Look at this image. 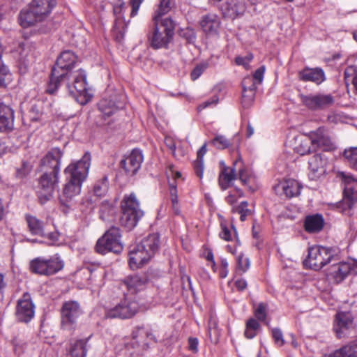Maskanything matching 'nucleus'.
I'll list each match as a JSON object with an SVG mask.
<instances>
[{"label":"nucleus","instance_id":"f257e3e1","mask_svg":"<svg viewBox=\"0 0 357 357\" xmlns=\"http://www.w3.org/2000/svg\"><path fill=\"white\" fill-rule=\"evenodd\" d=\"M77 61L78 57L70 50H65L60 54L51 71L50 81L45 90L47 93L54 94L60 85L65 83L70 95L77 101L79 97L84 98V100L80 101L81 104L88 101L85 71L82 69L72 70Z\"/></svg>","mask_w":357,"mask_h":357},{"label":"nucleus","instance_id":"f03ea898","mask_svg":"<svg viewBox=\"0 0 357 357\" xmlns=\"http://www.w3.org/2000/svg\"><path fill=\"white\" fill-rule=\"evenodd\" d=\"M159 243V235L151 234L140 243L130 245L128 261L130 268L135 270L148 263L158 251Z\"/></svg>","mask_w":357,"mask_h":357},{"label":"nucleus","instance_id":"7ed1b4c3","mask_svg":"<svg viewBox=\"0 0 357 357\" xmlns=\"http://www.w3.org/2000/svg\"><path fill=\"white\" fill-rule=\"evenodd\" d=\"M55 6L54 0H32L20 13V24L27 28L43 21Z\"/></svg>","mask_w":357,"mask_h":357},{"label":"nucleus","instance_id":"20e7f679","mask_svg":"<svg viewBox=\"0 0 357 357\" xmlns=\"http://www.w3.org/2000/svg\"><path fill=\"white\" fill-rule=\"evenodd\" d=\"M121 211L120 223L129 230L133 229L144 216V211L140 208L139 202L134 193L124 196L121 202Z\"/></svg>","mask_w":357,"mask_h":357},{"label":"nucleus","instance_id":"39448f33","mask_svg":"<svg viewBox=\"0 0 357 357\" xmlns=\"http://www.w3.org/2000/svg\"><path fill=\"white\" fill-rule=\"evenodd\" d=\"M153 21V26L149 34V42L152 48L157 50L167 47L174 35L173 21L169 18L164 19L160 24Z\"/></svg>","mask_w":357,"mask_h":357},{"label":"nucleus","instance_id":"423d86ee","mask_svg":"<svg viewBox=\"0 0 357 357\" xmlns=\"http://www.w3.org/2000/svg\"><path fill=\"white\" fill-rule=\"evenodd\" d=\"M95 249L97 252L105 255L107 252H112L119 254L123 249L121 243V234L117 227H110L104 235L100 238L96 245Z\"/></svg>","mask_w":357,"mask_h":357},{"label":"nucleus","instance_id":"0eeeda50","mask_svg":"<svg viewBox=\"0 0 357 357\" xmlns=\"http://www.w3.org/2000/svg\"><path fill=\"white\" fill-rule=\"evenodd\" d=\"M63 261L58 255L45 257H37L29 263L30 271L40 275H52L63 269Z\"/></svg>","mask_w":357,"mask_h":357},{"label":"nucleus","instance_id":"6e6552de","mask_svg":"<svg viewBox=\"0 0 357 357\" xmlns=\"http://www.w3.org/2000/svg\"><path fill=\"white\" fill-rule=\"evenodd\" d=\"M334 257L335 251L332 248L314 245L309 248L307 258L303 261V264L318 271L331 261Z\"/></svg>","mask_w":357,"mask_h":357},{"label":"nucleus","instance_id":"1a4fd4ad","mask_svg":"<svg viewBox=\"0 0 357 357\" xmlns=\"http://www.w3.org/2000/svg\"><path fill=\"white\" fill-rule=\"evenodd\" d=\"M82 314V310L77 301H65L61 308V329L73 333L76 329L78 319Z\"/></svg>","mask_w":357,"mask_h":357},{"label":"nucleus","instance_id":"9d476101","mask_svg":"<svg viewBox=\"0 0 357 357\" xmlns=\"http://www.w3.org/2000/svg\"><path fill=\"white\" fill-rule=\"evenodd\" d=\"M302 105L310 111H322L332 107L335 103V97L331 93H314L299 94Z\"/></svg>","mask_w":357,"mask_h":357},{"label":"nucleus","instance_id":"9b49d317","mask_svg":"<svg viewBox=\"0 0 357 357\" xmlns=\"http://www.w3.org/2000/svg\"><path fill=\"white\" fill-rule=\"evenodd\" d=\"M14 54L20 74H26L36 57L34 44L28 40L22 42L18 45Z\"/></svg>","mask_w":357,"mask_h":357},{"label":"nucleus","instance_id":"f8f14e48","mask_svg":"<svg viewBox=\"0 0 357 357\" xmlns=\"http://www.w3.org/2000/svg\"><path fill=\"white\" fill-rule=\"evenodd\" d=\"M91 159V154L86 152L79 160L70 163L64 170L67 179L82 184L88 176Z\"/></svg>","mask_w":357,"mask_h":357},{"label":"nucleus","instance_id":"ddd939ff","mask_svg":"<svg viewBox=\"0 0 357 357\" xmlns=\"http://www.w3.org/2000/svg\"><path fill=\"white\" fill-rule=\"evenodd\" d=\"M59 174L43 172L39 178L38 197L41 204H44L53 197V192L57 186Z\"/></svg>","mask_w":357,"mask_h":357},{"label":"nucleus","instance_id":"4468645a","mask_svg":"<svg viewBox=\"0 0 357 357\" xmlns=\"http://www.w3.org/2000/svg\"><path fill=\"white\" fill-rule=\"evenodd\" d=\"M138 310V303L134 299L126 297L118 305L107 311V317L130 319L137 314Z\"/></svg>","mask_w":357,"mask_h":357},{"label":"nucleus","instance_id":"2eb2a0df","mask_svg":"<svg viewBox=\"0 0 357 357\" xmlns=\"http://www.w3.org/2000/svg\"><path fill=\"white\" fill-rule=\"evenodd\" d=\"M132 336V339L130 345L135 349L136 353L146 350L151 342H155L151 330L144 326L136 328L133 331Z\"/></svg>","mask_w":357,"mask_h":357},{"label":"nucleus","instance_id":"dca6fc26","mask_svg":"<svg viewBox=\"0 0 357 357\" xmlns=\"http://www.w3.org/2000/svg\"><path fill=\"white\" fill-rule=\"evenodd\" d=\"M63 155V151L57 147L50 149L40 160V171L59 174Z\"/></svg>","mask_w":357,"mask_h":357},{"label":"nucleus","instance_id":"f3484780","mask_svg":"<svg viewBox=\"0 0 357 357\" xmlns=\"http://www.w3.org/2000/svg\"><path fill=\"white\" fill-rule=\"evenodd\" d=\"M35 306L31 295L26 292L17 301L15 316L19 321L28 323L34 316Z\"/></svg>","mask_w":357,"mask_h":357},{"label":"nucleus","instance_id":"a211bd4d","mask_svg":"<svg viewBox=\"0 0 357 357\" xmlns=\"http://www.w3.org/2000/svg\"><path fill=\"white\" fill-rule=\"evenodd\" d=\"M241 165V158H238L233 162L231 167H227L225 162H220V171L218 176V183L222 190L229 188L232 182L237 179V167Z\"/></svg>","mask_w":357,"mask_h":357},{"label":"nucleus","instance_id":"6ab92c4d","mask_svg":"<svg viewBox=\"0 0 357 357\" xmlns=\"http://www.w3.org/2000/svg\"><path fill=\"white\" fill-rule=\"evenodd\" d=\"M143 160L142 152L135 149L121 160L120 166L128 176H133L139 169Z\"/></svg>","mask_w":357,"mask_h":357},{"label":"nucleus","instance_id":"aec40b11","mask_svg":"<svg viewBox=\"0 0 357 357\" xmlns=\"http://www.w3.org/2000/svg\"><path fill=\"white\" fill-rule=\"evenodd\" d=\"M310 135L312 139L313 149L316 150L317 148H320L323 151H329L335 147L328 131L323 127L310 132Z\"/></svg>","mask_w":357,"mask_h":357},{"label":"nucleus","instance_id":"412c9836","mask_svg":"<svg viewBox=\"0 0 357 357\" xmlns=\"http://www.w3.org/2000/svg\"><path fill=\"white\" fill-rule=\"evenodd\" d=\"M354 319L350 312H340L335 315L334 331L339 338L344 337L347 331L353 328Z\"/></svg>","mask_w":357,"mask_h":357},{"label":"nucleus","instance_id":"4be33fe9","mask_svg":"<svg viewBox=\"0 0 357 357\" xmlns=\"http://www.w3.org/2000/svg\"><path fill=\"white\" fill-rule=\"evenodd\" d=\"M337 177L344 186L343 194L351 200H357V178L351 173L340 172Z\"/></svg>","mask_w":357,"mask_h":357},{"label":"nucleus","instance_id":"5701e85b","mask_svg":"<svg viewBox=\"0 0 357 357\" xmlns=\"http://www.w3.org/2000/svg\"><path fill=\"white\" fill-rule=\"evenodd\" d=\"M221 21L218 15L208 13L202 16L199 25L202 31L208 36H215L218 33Z\"/></svg>","mask_w":357,"mask_h":357},{"label":"nucleus","instance_id":"b1692460","mask_svg":"<svg viewBox=\"0 0 357 357\" xmlns=\"http://www.w3.org/2000/svg\"><path fill=\"white\" fill-rule=\"evenodd\" d=\"M14 128V111L8 105L0 102V132H8Z\"/></svg>","mask_w":357,"mask_h":357},{"label":"nucleus","instance_id":"393cba45","mask_svg":"<svg viewBox=\"0 0 357 357\" xmlns=\"http://www.w3.org/2000/svg\"><path fill=\"white\" fill-rule=\"evenodd\" d=\"M98 109L101 112L104 119L114 114L117 111L124 107V102L114 97L113 100L107 98L102 99L98 102Z\"/></svg>","mask_w":357,"mask_h":357},{"label":"nucleus","instance_id":"a878e982","mask_svg":"<svg viewBox=\"0 0 357 357\" xmlns=\"http://www.w3.org/2000/svg\"><path fill=\"white\" fill-rule=\"evenodd\" d=\"M301 189V184L294 179H286L275 186L278 193H282L288 198L296 197L300 194Z\"/></svg>","mask_w":357,"mask_h":357},{"label":"nucleus","instance_id":"bb28decb","mask_svg":"<svg viewBox=\"0 0 357 357\" xmlns=\"http://www.w3.org/2000/svg\"><path fill=\"white\" fill-rule=\"evenodd\" d=\"M148 282V278L144 274L129 275L123 280L124 284L131 294H136L144 289Z\"/></svg>","mask_w":357,"mask_h":357},{"label":"nucleus","instance_id":"cd10ccee","mask_svg":"<svg viewBox=\"0 0 357 357\" xmlns=\"http://www.w3.org/2000/svg\"><path fill=\"white\" fill-rule=\"evenodd\" d=\"M298 78L303 82H312L319 85L326 77L324 70L319 68H305L298 73Z\"/></svg>","mask_w":357,"mask_h":357},{"label":"nucleus","instance_id":"c85d7f7f","mask_svg":"<svg viewBox=\"0 0 357 357\" xmlns=\"http://www.w3.org/2000/svg\"><path fill=\"white\" fill-rule=\"evenodd\" d=\"M242 86V105L243 107L248 108L254 102L257 86H255V84L252 83V79L250 77H245L243 79Z\"/></svg>","mask_w":357,"mask_h":357},{"label":"nucleus","instance_id":"c756f323","mask_svg":"<svg viewBox=\"0 0 357 357\" xmlns=\"http://www.w3.org/2000/svg\"><path fill=\"white\" fill-rule=\"evenodd\" d=\"M67 181L63 187L62 195L60 197V201L63 204L72 200L75 197L79 195L82 185L71 179H67Z\"/></svg>","mask_w":357,"mask_h":357},{"label":"nucleus","instance_id":"7c9ffc66","mask_svg":"<svg viewBox=\"0 0 357 357\" xmlns=\"http://www.w3.org/2000/svg\"><path fill=\"white\" fill-rule=\"evenodd\" d=\"M324 225V219L321 214H314L306 216L304 222V227L309 233H317L320 231Z\"/></svg>","mask_w":357,"mask_h":357},{"label":"nucleus","instance_id":"2f4dec72","mask_svg":"<svg viewBox=\"0 0 357 357\" xmlns=\"http://www.w3.org/2000/svg\"><path fill=\"white\" fill-rule=\"evenodd\" d=\"M350 271V266L348 264L340 262L333 264L329 270L328 276L333 278L337 283L343 280Z\"/></svg>","mask_w":357,"mask_h":357},{"label":"nucleus","instance_id":"473e14b6","mask_svg":"<svg viewBox=\"0 0 357 357\" xmlns=\"http://www.w3.org/2000/svg\"><path fill=\"white\" fill-rule=\"evenodd\" d=\"M326 160L320 154L314 155L309 160V169L313 178L318 177L325 172Z\"/></svg>","mask_w":357,"mask_h":357},{"label":"nucleus","instance_id":"72a5a7b5","mask_svg":"<svg viewBox=\"0 0 357 357\" xmlns=\"http://www.w3.org/2000/svg\"><path fill=\"white\" fill-rule=\"evenodd\" d=\"M26 220L30 232L33 235L45 236L44 227L45 224L43 221L33 215H26Z\"/></svg>","mask_w":357,"mask_h":357},{"label":"nucleus","instance_id":"f704fd0d","mask_svg":"<svg viewBox=\"0 0 357 357\" xmlns=\"http://www.w3.org/2000/svg\"><path fill=\"white\" fill-rule=\"evenodd\" d=\"M245 9L246 6L244 1H232L227 4V15L231 18H235L242 15L245 13Z\"/></svg>","mask_w":357,"mask_h":357},{"label":"nucleus","instance_id":"c9c22d12","mask_svg":"<svg viewBox=\"0 0 357 357\" xmlns=\"http://www.w3.org/2000/svg\"><path fill=\"white\" fill-rule=\"evenodd\" d=\"M86 354V349L84 340H77L71 343L67 351V357H85Z\"/></svg>","mask_w":357,"mask_h":357},{"label":"nucleus","instance_id":"e433bc0d","mask_svg":"<svg viewBox=\"0 0 357 357\" xmlns=\"http://www.w3.org/2000/svg\"><path fill=\"white\" fill-rule=\"evenodd\" d=\"M206 144L205 143L197 151V160L193 163L195 173L200 179L203 178L204 169V155L206 154Z\"/></svg>","mask_w":357,"mask_h":357},{"label":"nucleus","instance_id":"4c0bfd02","mask_svg":"<svg viewBox=\"0 0 357 357\" xmlns=\"http://www.w3.org/2000/svg\"><path fill=\"white\" fill-rule=\"evenodd\" d=\"M220 228L221 231L219 233L220 238L227 241H233L235 240L238 245L240 244L236 231L233 226H231V228L230 229L226 224L221 223Z\"/></svg>","mask_w":357,"mask_h":357},{"label":"nucleus","instance_id":"58836bf2","mask_svg":"<svg viewBox=\"0 0 357 357\" xmlns=\"http://www.w3.org/2000/svg\"><path fill=\"white\" fill-rule=\"evenodd\" d=\"M331 357H357V347L353 342L351 344L344 346L335 351Z\"/></svg>","mask_w":357,"mask_h":357},{"label":"nucleus","instance_id":"ea45409f","mask_svg":"<svg viewBox=\"0 0 357 357\" xmlns=\"http://www.w3.org/2000/svg\"><path fill=\"white\" fill-rule=\"evenodd\" d=\"M108 178L105 175L96 182L93 187L94 195L96 197H102L105 195L108 190Z\"/></svg>","mask_w":357,"mask_h":357},{"label":"nucleus","instance_id":"a19ab883","mask_svg":"<svg viewBox=\"0 0 357 357\" xmlns=\"http://www.w3.org/2000/svg\"><path fill=\"white\" fill-rule=\"evenodd\" d=\"M259 329L260 324L258 321L255 319L250 318L246 322L244 335L247 338L252 339L257 335Z\"/></svg>","mask_w":357,"mask_h":357},{"label":"nucleus","instance_id":"79ce46f5","mask_svg":"<svg viewBox=\"0 0 357 357\" xmlns=\"http://www.w3.org/2000/svg\"><path fill=\"white\" fill-rule=\"evenodd\" d=\"M296 150L301 155H304L315 151V149H313L310 135L309 137H305L303 139H301L298 145L296 147Z\"/></svg>","mask_w":357,"mask_h":357},{"label":"nucleus","instance_id":"37998d69","mask_svg":"<svg viewBox=\"0 0 357 357\" xmlns=\"http://www.w3.org/2000/svg\"><path fill=\"white\" fill-rule=\"evenodd\" d=\"M171 9L170 0H160L158 9L155 12L153 21H158L159 18L167 14Z\"/></svg>","mask_w":357,"mask_h":357},{"label":"nucleus","instance_id":"c03bdc74","mask_svg":"<svg viewBox=\"0 0 357 357\" xmlns=\"http://www.w3.org/2000/svg\"><path fill=\"white\" fill-rule=\"evenodd\" d=\"M236 174L237 178H238L243 185H248L250 183L251 178L250 174L249 171L244 167L241 159V165H239L237 167Z\"/></svg>","mask_w":357,"mask_h":357},{"label":"nucleus","instance_id":"a18cd8bd","mask_svg":"<svg viewBox=\"0 0 357 357\" xmlns=\"http://www.w3.org/2000/svg\"><path fill=\"white\" fill-rule=\"evenodd\" d=\"M357 200H351L347 196H344L341 202L338 204V208L345 215H351V211L356 203Z\"/></svg>","mask_w":357,"mask_h":357},{"label":"nucleus","instance_id":"49530a36","mask_svg":"<svg viewBox=\"0 0 357 357\" xmlns=\"http://www.w3.org/2000/svg\"><path fill=\"white\" fill-rule=\"evenodd\" d=\"M344 156L349 165L357 170V147H351L344 151Z\"/></svg>","mask_w":357,"mask_h":357},{"label":"nucleus","instance_id":"de8ad7c7","mask_svg":"<svg viewBox=\"0 0 357 357\" xmlns=\"http://www.w3.org/2000/svg\"><path fill=\"white\" fill-rule=\"evenodd\" d=\"M218 149H225L231 144L230 141L223 135H216L210 142Z\"/></svg>","mask_w":357,"mask_h":357},{"label":"nucleus","instance_id":"09e8293b","mask_svg":"<svg viewBox=\"0 0 357 357\" xmlns=\"http://www.w3.org/2000/svg\"><path fill=\"white\" fill-rule=\"evenodd\" d=\"M250 265V263L249 259L242 254L239 255L237 257L236 272L238 274L242 275L249 268Z\"/></svg>","mask_w":357,"mask_h":357},{"label":"nucleus","instance_id":"8fccbe9b","mask_svg":"<svg viewBox=\"0 0 357 357\" xmlns=\"http://www.w3.org/2000/svg\"><path fill=\"white\" fill-rule=\"evenodd\" d=\"M179 36L186 40L188 43H194L196 40L195 31L191 27L181 29Z\"/></svg>","mask_w":357,"mask_h":357},{"label":"nucleus","instance_id":"3c124183","mask_svg":"<svg viewBox=\"0 0 357 357\" xmlns=\"http://www.w3.org/2000/svg\"><path fill=\"white\" fill-rule=\"evenodd\" d=\"M208 67L209 63L208 61H203L197 64L191 72V79L194 81L197 79Z\"/></svg>","mask_w":357,"mask_h":357},{"label":"nucleus","instance_id":"603ef678","mask_svg":"<svg viewBox=\"0 0 357 357\" xmlns=\"http://www.w3.org/2000/svg\"><path fill=\"white\" fill-rule=\"evenodd\" d=\"M268 305L266 303H260L255 310L254 314L257 320L265 321L267 316Z\"/></svg>","mask_w":357,"mask_h":357},{"label":"nucleus","instance_id":"864d4df0","mask_svg":"<svg viewBox=\"0 0 357 357\" xmlns=\"http://www.w3.org/2000/svg\"><path fill=\"white\" fill-rule=\"evenodd\" d=\"M8 77H10V70L8 67L4 64L2 55L0 54V87L6 85V80Z\"/></svg>","mask_w":357,"mask_h":357},{"label":"nucleus","instance_id":"5fc2aeb1","mask_svg":"<svg viewBox=\"0 0 357 357\" xmlns=\"http://www.w3.org/2000/svg\"><path fill=\"white\" fill-rule=\"evenodd\" d=\"M170 187H171V190H170L171 201H172L173 211L176 215H180L181 211H180V207L178 206L176 188L174 185H171Z\"/></svg>","mask_w":357,"mask_h":357},{"label":"nucleus","instance_id":"6e6d98bb","mask_svg":"<svg viewBox=\"0 0 357 357\" xmlns=\"http://www.w3.org/2000/svg\"><path fill=\"white\" fill-rule=\"evenodd\" d=\"M266 70V68L264 66H262L257 68L253 73L252 76H247L246 77H250L252 79V83L255 84V86L257 84H260L264 79V73Z\"/></svg>","mask_w":357,"mask_h":357},{"label":"nucleus","instance_id":"4d7b16f0","mask_svg":"<svg viewBox=\"0 0 357 357\" xmlns=\"http://www.w3.org/2000/svg\"><path fill=\"white\" fill-rule=\"evenodd\" d=\"M41 115L42 109L40 107L37 105H32L29 112L30 120L31 121H38L40 120Z\"/></svg>","mask_w":357,"mask_h":357},{"label":"nucleus","instance_id":"13d9d810","mask_svg":"<svg viewBox=\"0 0 357 357\" xmlns=\"http://www.w3.org/2000/svg\"><path fill=\"white\" fill-rule=\"evenodd\" d=\"M272 337L278 346L282 347L284 344L283 334L280 328H275L272 330Z\"/></svg>","mask_w":357,"mask_h":357},{"label":"nucleus","instance_id":"bf43d9fd","mask_svg":"<svg viewBox=\"0 0 357 357\" xmlns=\"http://www.w3.org/2000/svg\"><path fill=\"white\" fill-rule=\"evenodd\" d=\"M253 55L252 54H248L245 57L243 56H237L235 59V62L237 65L243 66L245 68H248L249 66V63L252 60Z\"/></svg>","mask_w":357,"mask_h":357},{"label":"nucleus","instance_id":"052dcab7","mask_svg":"<svg viewBox=\"0 0 357 357\" xmlns=\"http://www.w3.org/2000/svg\"><path fill=\"white\" fill-rule=\"evenodd\" d=\"M125 8V3L122 0H118L114 5L113 12L116 17V20L121 17V13Z\"/></svg>","mask_w":357,"mask_h":357},{"label":"nucleus","instance_id":"680f3d73","mask_svg":"<svg viewBox=\"0 0 357 357\" xmlns=\"http://www.w3.org/2000/svg\"><path fill=\"white\" fill-rule=\"evenodd\" d=\"M31 171L29 165L26 163H23L22 167L17 169L16 176L20 178H23L26 176Z\"/></svg>","mask_w":357,"mask_h":357},{"label":"nucleus","instance_id":"e2e57ef3","mask_svg":"<svg viewBox=\"0 0 357 357\" xmlns=\"http://www.w3.org/2000/svg\"><path fill=\"white\" fill-rule=\"evenodd\" d=\"M218 101H219V98L218 96H213L209 100L200 104L197 107L198 110L200 111V110L204 109H205L208 107H210L211 105H215L218 102Z\"/></svg>","mask_w":357,"mask_h":357},{"label":"nucleus","instance_id":"0e129e2a","mask_svg":"<svg viewBox=\"0 0 357 357\" xmlns=\"http://www.w3.org/2000/svg\"><path fill=\"white\" fill-rule=\"evenodd\" d=\"M143 1L144 0H130V4L132 7V10L130 13L131 17H135L137 15L139 8Z\"/></svg>","mask_w":357,"mask_h":357},{"label":"nucleus","instance_id":"69168bd1","mask_svg":"<svg viewBox=\"0 0 357 357\" xmlns=\"http://www.w3.org/2000/svg\"><path fill=\"white\" fill-rule=\"evenodd\" d=\"M198 344L199 341L196 337H189L188 338V349L193 353H197L198 351Z\"/></svg>","mask_w":357,"mask_h":357},{"label":"nucleus","instance_id":"338daca9","mask_svg":"<svg viewBox=\"0 0 357 357\" xmlns=\"http://www.w3.org/2000/svg\"><path fill=\"white\" fill-rule=\"evenodd\" d=\"M228 274V262L227 259H223L221 260V268L220 270V277L221 278H225L227 277Z\"/></svg>","mask_w":357,"mask_h":357},{"label":"nucleus","instance_id":"774afa93","mask_svg":"<svg viewBox=\"0 0 357 357\" xmlns=\"http://www.w3.org/2000/svg\"><path fill=\"white\" fill-rule=\"evenodd\" d=\"M248 203L245 201L242 202L236 208L238 213L250 214L251 211L248 208Z\"/></svg>","mask_w":357,"mask_h":357}]
</instances>
